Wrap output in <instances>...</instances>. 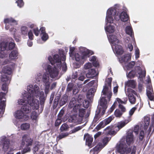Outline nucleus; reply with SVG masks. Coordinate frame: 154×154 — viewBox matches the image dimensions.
<instances>
[{"instance_id":"f257e3e1","label":"nucleus","mask_w":154,"mask_h":154,"mask_svg":"<svg viewBox=\"0 0 154 154\" xmlns=\"http://www.w3.org/2000/svg\"><path fill=\"white\" fill-rule=\"evenodd\" d=\"M27 95L25 94L23 99L19 100V104L23 105L22 109L26 113H29L31 111V107L36 111L39 107V100L35 98H38L40 96L39 88L37 85L33 86L29 85L27 87ZM44 95L43 91H41L40 96L42 97Z\"/></svg>"},{"instance_id":"f03ea898","label":"nucleus","mask_w":154,"mask_h":154,"mask_svg":"<svg viewBox=\"0 0 154 154\" xmlns=\"http://www.w3.org/2000/svg\"><path fill=\"white\" fill-rule=\"evenodd\" d=\"M48 60L52 64H54L55 65L54 67L50 65H47L45 68L46 73L48 74L52 78L56 79H59V72L61 68L64 71L66 70L67 66L66 63L64 62L61 64L60 58L57 54L54 55L53 58L51 56L49 57Z\"/></svg>"},{"instance_id":"7ed1b4c3","label":"nucleus","mask_w":154,"mask_h":154,"mask_svg":"<svg viewBox=\"0 0 154 154\" xmlns=\"http://www.w3.org/2000/svg\"><path fill=\"white\" fill-rule=\"evenodd\" d=\"M79 51L81 54V56L77 53L75 54L74 56L75 60L80 64H83L85 61L87 57L93 54V52L92 51L82 47L79 48Z\"/></svg>"},{"instance_id":"20e7f679","label":"nucleus","mask_w":154,"mask_h":154,"mask_svg":"<svg viewBox=\"0 0 154 154\" xmlns=\"http://www.w3.org/2000/svg\"><path fill=\"white\" fill-rule=\"evenodd\" d=\"M136 150V147L134 146L132 149L127 147H125L123 144H120L118 149V151L121 154H129L131 152V154H135Z\"/></svg>"},{"instance_id":"39448f33","label":"nucleus","mask_w":154,"mask_h":154,"mask_svg":"<svg viewBox=\"0 0 154 154\" xmlns=\"http://www.w3.org/2000/svg\"><path fill=\"white\" fill-rule=\"evenodd\" d=\"M109 140V139L108 137H106L104 138L103 140V144H102L101 143H99L93 149L90 150V154H97L98 152L106 146Z\"/></svg>"},{"instance_id":"423d86ee","label":"nucleus","mask_w":154,"mask_h":154,"mask_svg":"<svg viewBox=\"0 0 154 154\" xmlns=\"http://www.w3.org/2000/svg\"><path fill=\"white\" fill-rule=\"evenodd\" d=\"M137 69H136V71L132 70L129 72L127 77L130 79H132L134 78L136 74V73H138V74L139 75V78H142L143 76L145 77L146 76V71L143 72L141 67L140 66H137Z\"/></svg>"},{"instance_id":"0eeeda50","label":"nucleus","mask_w":154,"mask_h":154,"mask_svg":"<svg viewBox=\"0 0 154 154\" xmlns=\"http://www.w3.org/2000/svg\"><path fill=\"white\" fill-rule=\"evenodd\" d=\"M108 94L103 95L102 93L101 97L99 103L101 107L100 109H103V112H105V110L107 108V100H109L111 96L109 98L108 97Z\"/></svg>"},{"instance_id":"6e6552de","label":"nucleus","mask_w":154,"mask_h":154,"mask_svg":"<svg viewBox=\"0 0 154 154\" xmlns=\"http://www.w3.org/2000/svg\"><path fill=\"white\" fill-rule=\"evenodd\" d=\"M112 81V79L111 78H108L106 79L105 82V87H104L102 91V93L103 95L107 94V95L108 94V97L110 98L112 95V92H111L109 88L107 87L108 86L110 87L111 82Z\"/></svg>"},{"instance_id":"1a4fd4ad","label":"nucleus","mask_w":154,"mask_h":154,"mask_svg":"<svg viewBox=\"0 0 154 154\" xmlns=\"http://www.w3.org/2000/svg\"><path fill=\"white\" fill-rule=\"evenodd\" d=\"M42 82L45 86V89L48 90L50 84L52 82V80L50 78L49 74L46 73H44L43 74Z\"/></svg>"},{"instance_id":"9d476101","label":"nucleus","mask_w":154,"mask_h":154,"mask_svg":"<svg viewBox=\"0 0 154 154\" xmlns=\"http://www.w3.org/2000/svg\"><path fill=\"white\" fill-rule=\"evenodd\" d=\"M116 9L115 8H110L107 11L106 16V22L109 23H112L113 20H110L109 19L111 18V16H113L114 18H116Z\"/></svg>"},{"instance_id":"9b49d317","label":"nucleus","mask_w":154,"mask_h":154,"mask_svg":"<svg viewBox=\"0 0 154 154\" xmlns=\"http://www.w3.org/2000/svg\"><path fill=\"white\" fill-rule=\"evenodd\" d=\"M113 116H110L108 118L105 119L103 121L101 122L96 127V129L99 130L101 128L104 127L106 125L109 124L114 118Z\"/></svg>"},{"instance_id":"f8f14e48","label":"nucleus","mask_w":154,"mask_h":154,"mask_svg":"<svg viewBox=\"0 0 154 154\" xmlns=\"http://www.w3.org/2000/svg\"><path fill=\"white\" fill-rule=\"evenodd\" d=\"M131 53L125 54L120 57H118L119 61L120 63H126L129 61L131 59Z\"/></svg>"},{"instance_id":"ddd939ff","label":"nucleus","mask_w":154,"mask_h":154,"mask_svg":"<svg viewBox=\"0 0 154 154\" xmlns=\"http://www.w3.org/2000/svg\"><path fill=\"white\" fill-rule=\"evenodd\" d=\"M126 141L127 144L130 145L131 143L134 141V135L132 131H128L126 137Z\"/></svg>"},{"instance_id":"4468645a","label":"nucleus","mask_w":154,"mask_h":154,"mask_svg":"<svg viewBox=\"0 0 154 154\" xmlns=\"http://www.w3.org/2000/svg\"><path fill=\"white\" fill-rule=\"evenodd\" d=\"M25 141L26 143V145L29 146L32 145L33 140L27 135H24L22 137V143L23 145L25 144Z\"/></svg>"},{"instance_id":"2eb2a0df","label":"nucleus","mask_w":154,"mask_h":154,"mask_svg":"<svg viewBox=\"0 0 154 154\" xmlns=\"http://www.w3.org/2000/svg\"><path fill=\"white\" fill-rule=\"evenodd\" d=\"M14 116L15 118L19 119H22L23 118L25 117L24 119L26 120L28 119V116L26 115H24L22 111L20 110H18L16 111L14 113Z\"/></svg>"},{"instance_id":"dca6fc26","label":"nucleus","mask_w":154,"mask_h":154,"mask_svg":"<svg viewBox=\"0 0 154 154\" xmlns=\"http://www.w3.org/2000/svg\"><path fill=\"white\" fill-rule=\"evenodd\" d=\"M3 142L2 148L3 150L6 151L7 150L9 147V140L6 139V137L3 136L2 137Z\"/></svg>"},{"instance_id":"f3484780","label":"nucleus","mask_w":154,"mask_h":154,"mask_svg":"<svg viewBox=\"0 0 154 154\" xmlns=\"http://www.w3.org/2000/svg\"><path fill=\"white\" fill-rule=\"evenodd\" d=\"M108 39L111 45L113 51L115 53L116 51V38L115 35H110L108 37Z\"/></svg>"},{"instance_id":"a211bd4d","label":"nucleus","mask_w":154,"mask_h":154,"mask_svg":"<svg viewBox=\"0 0 154 154\" xmlns=\"http://www.w3.org/2000/svg\"><path fill=\"white\" fill-rule=\"evenodd\" d=\"M146 94L150 100H153L154 99V95L153 90L150 87L146 90Z\"/></svg>"},{"instance_id":"6ab92c4d","label":"nucleus","mask_w":154,"mask_h":154,"mask_svg":"<svg viewBox=\"0 0 154 154\" xmlns=\"http://www.w3.org/2000/svg\"><path fill=\"white\" fill-rule=\"evenodd\" d=\"M4 22L6 23L5 28L7 30L9 28V27H8L9 24L13 23L14 24L16 25L17 24V21L12 18L5 19L4 20Z\"/></svg>"},{"instance_id":"aec40b11","label":"nucleus","mask_w":154,"mask_h":154,"mask_svg":"<svg viewBox=\"0 0 154 154\" xmlns=\"http://www.w3.org/2000/svg\"><path fill=\"white\" fill-rule=\"evenodd\" d=\"M120 18L122 21L124 22L127 21L129 19V15L125 11L122 12L120 15Z\"/></svg>"},{"instance_id":"412c9836","label":"nucleus","mask_w":154,"mask_h":154,"mask_svg":"<svg viewBox=\"0 0 154 154\" xmlns=\"http://www.w3.org/2000/svg\"><path fill=\"white\" fill-rule=\"evenodd\" d=\"M84 139H85L86 144L90 146L93 141V138L88 134H87L84 135Z\"/></svg>"},{"instance_id":"4be33fe9","label":"nucleus","mask_w":154,"mask_h":154,"mask_svg":"<svg viewBox=\"0 0 154 154\" xmlns=\"http://www.w3.org/2000/svg\"><path fill=\"white\" fill-rule=\"evenodd\" d=\"M79 117L77 115H73L70 116V118L69 119V121L70 122H77L81 123L82 122H79Z\"/></svg>"},{"instance_id":"5701e85b","label":"nucleus","mask_w":154,"mask_h":154,"mask_svg":"<svg viewBox=\"0 0 154 154\" xmlns=\"http://www.w3.org/2000/svg\"><path fill=\"white\" fill-rule=\"evenodd\" d=\"M97 75L95 69H91L89 70L88 72L86 74V76L88 78H93Z\"/></svg>"},{"instance_id":"b1692460","label":"nucleus","mask_w":154,"mask_h":154,"mask_svg":"<svg viewBox=\"0 0 154 154\" xmlns=\"http://www.w3.org/2000/svg\"><path fill=\"white\" fill-rule=\"evenodd\" d=\"M105 31L109 33H112L115 31V26L111 24L107 25L105 27Z\"/></svg>"},{"instance_id":"393cba45","label":"nucleus","mask_w":154,"mask_h":154,"mask_svg":"<svg viewBox=\"0 0 154 154\" xmlns=\"http://www.w3.org/2000/svg\"><path fill=\"white\" fill-rule=\"evenodd\" d=\"M18 56V52L17 50L12 51L9 54V58L10 60H14Z\"/></svg>"},{"instance_id":"a878e982","label":"nucleus","mask_w":154,"mask_h":154,"mask_svg":"<svg viewBox=\"0 0 154 154\" xmlns=\"http://www.w3.org/2000/svg\"><path fill=\"white\" fill-rule=\"evenodd\" d=\"M95 92V90L93 88H91L90 89L87 95V98L90 100L91 99L94 95V94Z\"/></svg>"},{"instance_id":"bb28decb","label":"nucleus","mask_w":154,"mask_h":154,"mask_svg":"<svg viewBox=\"0 0 154 154\" xmlns=\"http://www.w3.org/2000/svg\"><path fill=\"white\" fill-rule=\"evenodd\" d=\"M11 73V69L8 66H6L2 69L1 72L2 74L10 75Z\"/></svg>"},{"instance_id":"cd10ccee","label":"nucleus","mask_w":154,"mask_h":154,"mask_svg":"<svg viewBox=\"0 0 154 154\" xmlns=\"http://www.w3.org/2000/svg\"><path fill=\"white\" fill-rule=\"evenodd\" d=\"M89 60L92 62L94 66L96 67L99 66V63L95 56H93L90 57Z\"/></svg>"},{"instance_id":"c85d7f7f","label":"nucleus","mask_w":154,"mask_h":154,"mask_svg":"<svg viewBox=\"0 0 154 154\" xmlns=\"http://www.w3.org/2000/svg\"><path fill=\"white\" fill-rule=\"evenodd\" d=\"M125 32L127 34L129 35L131 37H132L134 32L131 26H127L125 28Z\"/></svg>"},{"instance_id":"c756f323","label":"nucleus","mask_w":154,"mask_h":154,"mask_svg":"<svg viewBox=\"0 0 154 154\" xmlns=\"http://www.w3.org/2000/svg\"><path fill=\"white\" fill-rule=\"evenodd\" d=\"M85 113V109H79V122H82L83 119V118Z\"/></svg>"},{"instance_id":"7c9ffc66","label":"nucleus","mask_w":154,"mask_h":154,"mask_svg":"<svg viewBox=\"0 0 154 154\" xmlns=\"http://www.w3.org/2000/svg\"><path fill=\"white\" fill-rule=\"evenodd\" d=\"M8 44L6 42H2L0 45V50L4 51L8 50Z\"/></svg>"},{"instance_id":"2f4dec72","label":"nucleus","mask_w":154,"mask_h":154,"mask_svg":"<svg viewBox=\"0 0 154 154\" xmlns=\"http://www.w3.org/2000/svg\"><path fill=\"white\" fill-rule=\"evenodd\" d=\"M115 126L113 125H111L105 129V130L108 131V134L112 135L115 133Z\"/></svg>"},{"instance_id":"473e14b6","label":"nucleus","mask_w":154,"mask_h":154,"mask_svg":"<svg viewBox=\"0 0 154 154\" xmlns=\"http://www.w3.org/2000/svg\"><path fill=\"white\" fill-rule=\"evenodd\" d=\"M150 121V118L148 117H145L144 118V129L146 130L148 127Z\"/></svg>"},{"instance_id":"72a5a7b5","label":"nucleus","mask_w":154,"mask_h":154,"mask_svg":"<svg viewBox=\"0 0 154 154\" xmlns=\"http://www.w3.org/2000/svg\"><path fill=\"white\" fill-rule=\"evenodd\" d=\"M38 114L37 113L36 111H32L31 114V119L33 121H36L38 119Z\"/></svg>"},{"instance_id":"f704fd0d","label":"nucleus","mask_w":154,"mask_h":154,"mask_svg":"<svg viewBox=\"0 0 154 154\" xmlns=\"http://www.w3.org/2000/svg\"><path fill=\"white\" fill-rule=\"evenodd\" d=\"M10 79V76L9 75L8 76L7 74H2L1 80L3 82H6L8 83Z\"/></svg>"},{"instance_id":"c9c22d12","label":"nucleus","mask_w":154,"mask_h":154,"mask_svg":"<svg viewBox=\"0 0 154 154\" xmlns=\"http://www.w3.org/2000/svg\"><path fill=\"white\" fill-rule=\"evenodd\" d=\"M124 53V50L122 46L116 45V54L121 55Z\"/></svg>"},{"instance_id":"e433bc0d","label":"nucleus","mask_w":154,"mask_h":154,"mask_svg":"<svg viewBox=\"0 0 154 154\" xmlns=\"http://www.w3.org/2000/svg\"><path fill=\"white\" fill-rule=\"evenodd\" d=\"M128 98L130 103L132 104H134L135 103L136 98L135 97L133 94L129 93L128 94Z\"/></svg>"},{"instance_id":"4c0bfd02","label":"nucleus","mask_w":154,"mask_h":154,"mask_svg":"<svg viewBox=\"0 0 154 154\" xmlns=\"http://www.w3.org/2000/svg\"><path fill=\"white\" fill-rule=\"evenodd\" d=\"M126 124V123L124 121H121L120 122H118L117 123V126H116V127L118 128V129L117 130L116 129V133H117V132L120 129L125 126Z\"/></svg>"},{"instance_id":"58836bf2","label":"nucleus","mask_w":154,"mask_h":154,"mask_svg":"<svg viewBox=\"0 0 154 154\" xmlns=\"http://www.w3.org/2000/svg\"><path fill=\"white\" fill-rule=\"evenodd\" d=\"M44 148L43 145H39L37 144L35 147H34L32 149L33 153H35L39 149H43Z\"/></svg>"},{"instance_id":"ea45409f","label":"nucleus","mask_w":154,"mask_h":154,"mask_svg":"<svg viewBox=\"0 0 154 154\" xmlns=\"http://www.w3.org/2000/svg\"><path fill=\"white\" fill-rule=\"evenodd\" d=\"M30 127V125L27 123H24L21 125L20 128L22 130H28Z\"/></svg>"},{"instance_id":"a19ab883","label":"nucleus","mask_w":154,"mask_h":154,"mask_svg":"<svg viewBox=\"0 0 154 154\" xmlns=\"http://www.w3.org/2000/svg\"><path fill=\"white\" fill-rule=\"evenodd\" d=\"M68 97L66 95H64L61 99L60 103L61 105H63L66 103L68 100Z\"/></svg>"},{"instance_id":"79ce46f5","label":"nucleus","mask_w":154,"mask_h":154,"mask_svg":"<svg viewBox=\"0 0 154 154\" xmlns=\"http://www.w3.org/2000/svg\"><path fill=\"white\" fill-rule=\"evenodd\" d=\"M43 74L42 73H37L35 76V79L38 82H39L41 80L42 81Z\"/></svg>"},{"instance_id":"37998d69","label":"nucleus","mask_w":154,"mask_h":154,"mask_svg":"<svg viewBox=\"0 0 154 154\" xmlns=\"http://www.w3.org/2000/svg\"><path fill=\"white\" fill-rule=\"evenodd\" d=\"M28 31L27 27L24 26L21 28V32L22 34L24 35H26Z\"/></svg>"},{"instance_id":"c03bdc74","label":"nucleus","mask_w":154,"mask_h":154,"mask_svg":"<svg viewBox=\"0 0 154 154\" xmlns=\"http://www.w3.org/2000/svg\"><path fill=\"white\" fill-rule=\"evenodd\" d=\"M135 64V62L134 61H132L129 63L127 66V68L128 70L133 68Z\"/></svg>"},{"instance_id":"a18cd8bd","label":"nucleus","mask_w":154,"mask_h":154,"mask_svg":"<svg viewBox=\"0 0 154 154\" xmlns=\"http://www.w3.org/2000/svg\"><path fill=\"white\" fill-rule=\"evenodd\" d=\"M128 86L134 88L135 87V83L134 80H130L128 81Z\"/></svg>"},{"instance_id":"49530a36","label":"nucleus","mask_w":154,"mask_h":154,"mask_svg":"<svg viewBox=\"0 0 154 154\" xmlns=\"http://www.w3.org/2000/svg\"><path fill=\"white\" fill-rule=\"evenodd\" d=\"M70 133H65L62 134H60L58 137H57V139L59 140H60L63 138H64L68 136V135Z\"/></svg>"},{"instance_id":"de8ad7c7","label":"nucleus","mask_w":154,"mask_h":154,"mask_svg":"<svg viewBox=\"0 0 154 154\" xmlns=\"http://www.w3.org/2000/svg\"><path fill=\"white\" fill-rule=\"evenodd\" d=\"M76 99L75 98H72L69 103V106L71 108L73 107L76 103Z\"/></svg>"},{"instance_id":"09e8293b","label":"nucleus","mask_w":154,"mask_h":154,"mask_svg":"<svg viewBox=\"0 0 154 154\" xmlns=\"http://www.w3.org/2000/svg\"><path fill=\"white\" fill-rule=\"evenodd\" d=\"M69 128L68 125L65 123L62 125L60 127V130L62 131H66Z\"/></svg>"},{"instance_id":"8fccbe9b","label":"nucleus","mask_w":154,"mask_h":154,"mask_svg":"<svg viewBox=\"0 0 154 154\" xmlns=\"http://www.w3.org/2000/svg\"><path fill=\"white\" fill-rule=\"evenodd\" d=\"M123 112L120 110L119 109H116V117L120 118L121 117L123 114Z\"/></svg>"},{"instance_id":"3c124183","label":"nucleus","mask_w":154,"mask_h":154,"mask_svg":"<svg viewBox=\"0 0 154 154\" xmlns=\"http://www.w3.org/2000/svg\"><path fill=\"white\" fill-rule=\"evenodd\" d=\"M92 67V65L90 63L88 62L85 63L84 66V68L85 69H88L91 68Z\"/></svg>"},{"instance_id":"603ef678","label":"nucleus","mask_w":154,"mask_h":154,"mask_svg":"<svg viewBox=\"0 0 154 154\" xmlns=\"http://www.w3.org/2000/svg\"><path fill=\"white\" fill-rule=\"evenodd\" d=\"M137 105H136L134 107H133L129 111V114L131 116H132L135 111L137 109Z\"/></svg>"},{"instance_id":"864d4df0","label":"nucleus","mask_w":154,"mask_h":154,"mask_svg":"<svg viewBox=\"0 0 154 154\" xmlns=\"http://www.w3.org/2000/svg\"><path fill=\"white\" fill-rule=\"evenodd\" d=\"M5 101L4 100H0V109H3L5 108Z\"/></svg>"},{"instance_id":"5fc2aeb1","label":"nucleus","mask_w":154,"mask_h":154,"mask_svg":"<svg viewBox=\"0 0 154 154\" xmlns=\"http://www.w3.org/2000/svg\"><path fill=\"white\" fill-rule=\"evenodd\" d=\"M118 107L119 108V110H121V111H122V112H125L126 111V109L125 107L123 106L122 104H119Z\"/></svg>"},{"instance_id":"6e6d98bb","label":"nucleus","mask_w":154,"mask_h":154,"mask_svg":"<svg viewBox=\"0 0 154 154\" xmlns=\"http://www.w3.org/2000/svg\"><path fill=\"white\" fill-rule=\"evenodd\" d=\"M7 53L5 52L4 51H0V58H4L7 56Z\"/></svg>"},{"instance_id":"4d7b16f0","label":"nucleus","mask_w":154,"mask_h":154,"mask_svg":"<svg viewBox=\"0 0 154 154\" xmlns=\"http://www.w3.org/2000/svg\"><path fill=\"white\" fill-rule=\"evenodd\" d=\"M75 48L74 47H71L69 49V54L70 57H73L74 56L73 52L75 50Z\"/></svg>"},{"instance_id":"13d9d810","label":"nucleus","mask_w":154,"mask_h":154,"mask_svg":"<svg viewBox=\"0 0 154 154\" xmlns=\"http://www.w3.org/2000/svg\"><path fill=\"white\" fill-rule=\"evenodd\" d=\"M42 38L43 41H46L48 38V36L46 33H44L42 34Z\"/></svg>"},{"instance_id":"bf43d9fd","label":"nucleus","mask_w":154,"mask_h":154,"mask_svg":"<svg viewBox=\"0 0 154 154\" xmlns=\"http://www.w3.org/2000/svg\"><path fill=\"white\" fill-rule=\"evenodd\" d=\"M80 108V106L79 105V104H76L75 106L73 108V111L75 112H77L78 110L79 109V108Z\"/></svg>"},{"instance_id":"052dcab7","label":"nucleus","mask_w":154,"mask_h":154,"mask_svg":"<svg viewBox=\"0 0 154 154\" xmlns=\"http://www.w3.org/2000/svg\"><path fill=\"white\" fill-rule=\"evenodd\" d=\"M15 44L14 42L10 43L8 46V50L12 49L14 47Z\"/></svg>"},{"instance_id":"680f3d73","label":"nucleus","mask_w":154,"mask_h":154,"mask_svg":"<svg viewBox=\"0 0 154 154\" xmlns=\"http://www.w3.org/2000/svg\"><path fill=\"white\" fill-rule=\"evenodd\" d=\"M30 151V148L28 146H27L25 148L22 152V153L23 154L27 152H29Z\"/></svg>"},{"instance_id":"e2e57ef3","label":"nucleus","mask_w":154,"mask_h":154,"mask_svg":"<svg viewBox=\"0 0 154 154\" xmlns=\"http://www.w3.org/2000/svg\"><path fill=\"white\" fill-rule=\"evenodd\" d=\"M16 2L17 3L18 6L20 7H22L24 5V3L22 0H18Z\"/></svg>"},{"instance_id":"0e129e2a","label":"nucleus","mask_w":154,"mask_h":154,"mask_svg":"<svg viewBox=\"0 0 154 154\" xmlns=\"http://www.w3.org/2000/svg\"><path fill=\"white\" fill-rule=\"evenodd\" d=\"M5 93L1 92L0 93V100H5Z\"/></svg>"},{"instance_id":"69168bd1","label":"nucleus","mask_w":154,"mask_h":154,"mask_svg":"<svg viewBox=\"0 0 154 154\" xmlns=\"http://www.w3.org/2000/svg\"><path fill=\"white\" fill-rule=\"evenodd\" d=\"M61 122V120L60 117H59L56 120L55 123L56 126H58Z\"/></svg>"},{"instance_id":"338daca9","label":"nucleus","mask_w":154,"mask_h":154,"mask_svg":"<svg viewBox=\"0 0 154 154\" xmlns=\"http://www.w3.org/2000/svg\"><path fill=\"white\" fill-rule=\"evenodd\" d=\"M2 90L7 91L8 90V88L7 84H3L2 85Z\"/></svg>"},{"instance_id":"774afa93","label":"nucleus","mask_w":154,"mask_h":154,"mask_svg":"<svg viewBox=\"0 0 154 154\" xmlns=\"http://www.w3.org/2000/svg\"><path fill=\"white\" fill-rule=\"evenodd\" d=\"M33 31L35 35L36 36H38L39 32L38 29L37 28H34Z\"/></svg>"}]
</instances>
